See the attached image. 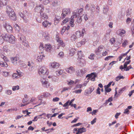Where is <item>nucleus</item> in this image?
<instances>
[{"label":"nucleus","mask_w":134,"mask_h":134,"mask_svg":"<svg viewBox=\"0 0 134 134\" xmlns=\"http://www.w3.org/2000/svg\"><path fill=\"white\" fill-rule=\"evenodd\" d=\"M38 73L41 76H43L45 74H48L47 69L44 66L40 67L38 69Z\"/></svg>","instance_id":"obj_1"},{"label":"nucleus","mask_w":134,"mask_h":134,"mask_svg":"<svg viewBox=\"0 0 134 134\" xmlns=\"http://www.w3.org/2000/svg\"><path fill=\"white\" fill-rule=\"evenodd\" d=\"M71 13V11L70 8H63L62 10V13L61 14L62 18H64L66 15L70 14Z\"/></svg>","instance_id":"obj_2"},{"label":"nucleus","mask_w":134,"mask_h":134,"mask_svg":"<svg viewBox=\"0 0 134 134\" xmlns=\"http://www.w3.org/2000/svg\"><path fill=\"white\" fill-rule=\"evenodd\" d=\"M3 27L9 33H11L13 32V28L11 26L9 25L6 21L3 22Z\"/></svg>","instance_id":"obj_3"},{"label":"nucleus","mask_w":134,"mask_h":134,"mask_svg":"<svg viewBox=\"0 0 134 134\" xmlns=\"http://www.w3.org/2000/svg\"><path fill=\"white\" fill-rule=\"evenodd\" d=\"M41 81L43 86L44 87L47 88L49 87V83L46 80L45 78L42 77L41 79Z\"/></svg>","instance_id":"obj_4"},{"label":"nucleus","mask_w":134,"mask_h":134,"mask_svg":"<svg viewBox=\"0 0 134 134\" xmlns=\"http://www.w3.org/2000/svg\"><path fill=\"white\" fill-rule=\"evenodd\" d=\"M56 38H57L56 39L58 43V44L57 49H59L60 46L64 47L65 46V44L63 42L62 39L57 37H56Z\"/></svg>","instance_id":"obj_5"},{"label":"nucleus","mask_w":134,"mask_h":134,"mask_svg":"<svg viewBox=\"0 0 134 134\" xmlns=\"http://www.w3.org/2000/svg\"><path fill=\"white\" fill-rule=\"evenodd\" d=\"M117 88L115 89V92L114 95V97H117L120 96L125 90V88L124 87L123 88L120 89L118 91V93L117 94V91L116 90Z\"/></svg>","instance_id":"obj_6"},{"label":"nucleus","mask_w":134,"mask_h":134,"mask_svg":"<svg viewBox=\"0 0 134 134\" xmlns=\"http://www.w3.org/2000/svg\"><path fill=\"white\" fill-rule=\"evenodd\" d=\"M49 66L51 68L57 69L60 66V65L59 63L54 62L51 63L49 64Z\"/></svg>","instance_id":"obj_7"},{"label":"nucleus","mask_w":134,"mask_h":134,"mask_svg":"<svg viewBox=\"0 0 134 134\" xmlns=\"http://www.w3.org/2000/svg\"><path fill=\"white\" fill-rule=\"evenodd\" d=\"M78 62L79 65L81 66H84L86 64V62L85 60L83 58H79L78 59Z\"/></svg>","instance_id":"obj_8"},{"label":"nucleus","mask_w":134,"mask_h":134,"mask_svg":"<svg viewBox=\"0 0 134 134\" xmlns=\"http://www.w3.org/2000/svg\"><path fill=\"white\" fill-rule=\"evenodd\" d=\"M97 76V74L95 72H93L90 74L87 75L86 77H89L91 78V81H94L95 80V79Z\"/></svg>","instance_id":"obj_9"},{"label":"nucleus","mask_w":134,"mask_h":134,"mask_svg":"<svg viewBox=\"0 0 134 134\" xmlns=\"http://www.w3.org/2000/svg\"><path fill=\"white\" fill-rule=\"evenodd\" d=\"M11 60L12 63L14 65H17L19 62V58L18 57H12L11 58Z\"/></svg>","instance_id":"obj_10"},{"label":"nucleus","mask_w":134,"mask_h":134,"mask_svg":"<svg viewBox=\"0 0 134 134\" xmlns=\"http://www.w3.org/2000/svg\"><path fill=\"white\" fill-rule=\"evenodd\" d=\"M35 9L36 11L37 12H39L40 13L42 12L44 10L43 7L42 5L36 6Z\"/></svg>","instance_id":"obj_11"},{"label":"nucleus","mask_w":134,"mask_h":134,"mask_svg":"<svg viewBox=\"0 0 134 134\" xmlns=\"http://www.w3.org/2000/svg\"><path fill=\"white\" fill-rule=\"evenodd\" d=\"M7 14L11 20L13 21H15L16 20V17L14 11L8 13Z\"/></svg>","instance_id":"obj_12"},{"label":"nucleus","mask_w":134,"mask_h":134,"mask_svg":"<svg viewBox=\"0 0 134 134\" xmlns=\"http://www.w3.org/2000/svg\"><path fill=\"white\" fill-rule=\"evenodd\" d=\"M126 32L125 30L122 29H120L117 31V33L121 36H124Z\"/></svg>","instance_id":"obj_13"},{"label":"nucleus","mask_w":134,"mask_h":134,"mask_svg":"<svg viewBox=\"0 0 134 134\" xmlns=\"http://www.w3.org/2000/svg\"><path fill=\"white\" fill-rule=\"evenodd\" d=\"M65 70L67 72L70 74L73 73L75 71L74 68L72 66L65 68Z\"/></svg>","instance_id":"obj_14"},{"label":"nucleus","mask_w":134,"mask_h":134,"mask_svg":"<svg viewBox=\"0 0 134 134\" xmlns=\"http://www.w3.org/2000/svg\"><path fill=\"white\" fill-rule=\"evenodd\" d=\"M45 49L47 52H50L52 50V46L49 44H46L44 46Z\"/></svg>","instance_id":"obj_15"},{"label":"nucleus","mask_w":134,"mask_h":134,"mask_svg":"<svg viewBox=\"0 0 134 134\" xmlns=\"http://www.w3.org/2000/svg\"><path fill=\"white\" fill-rule=\"evenodd\" d=\"M9 40L8 42L12 44L15 43L16 40L15 37L12 35H11Z\"/></svg>","instance_id":"obj_16"},{"label":"nucleus","mask_w":134,"mask_h":134,"mask_svg":"<svg viewBox=\"0 0 134 134\" xmlns=\"http://www.w3.org/2000/svg\"><path fill=\"white\" fill-rule=\"evenodd\" d=\"M103 48V46L102 45L99 46L97 50L95 51V53L96 55L101 56L100 55V52L102 51V50Z\"/></svg>","instance_id":"obj_17"},{"label":"nucleus","mask_w":134,"mask_h":134,"mask_svg":"<svg viewBox=\"0 0 134 134\" xmlns=\"http://www.w3.org/2000/svg\"><path fill=\"white\" fill-rule=\"evenodd\" d=\"M51 2V5L52 7H55L59 5V2L58 0H53Z\"/></svg>","instance_id":"obj_18"},{"label":"nucleus","mask_w":134,"mask_h":134,"mask_svg":"<svg viewBox=\"0 0 134 134\" xmlns=\"http://www.w3.org/2000/svg\"><path fill=\"white\" fill-rule=\"evenodd\" d=\"M3 37L4 40L8 42L10 37L11 35L9 34H4L3 35Z\"/></svg>","instance_id":"obj_19"},{"label":"nucleus","mask_w":134,"mask_h":134,"mask_svg":"<svg viewBox=\"0 0 134 134\" xmlns=\"http://www.w3.org/2000/svg\"><path fill=\"white\" fill-rule=\"evenodd\" d=\"M43 26L44 27H49L52 25L51 23H49L47 21H45L42 23Z\"/></svg>","instance_id":"obj_20"},{"label":"nucleus","mask_w":134,"mask_h":134,"mask_svg":"<svg viewBox=\"0 0 134 134\" xmlns=\"http://www.w3.org/2000/svg\"><path fill=\"white\" fill-rule=\"evenodd\" d=\"M78 129V132L76 133V134H81L83 132H85L86 131V129L84 127L80 128Z\"/></svg>","instance_id":"obj_21"},{"label":"nucleus","mask_w":134,"mask_h":134,"mask_svg":"<svg viewBox=\"0 0 134 134\" xmlns=\"http://www.w3.org/2000/svg\"><path fill=\"white\" fill-rule=\"evenodd\" d=\"M86 41V39H83L80 42L77 43V45L78 47H80L82 45L84 44Z\"/></svg>","instance_id":"obj_22"},{"label":"nucleus","mask_w":134,"mask_h":134,"mask_svg":"<svg viewBox=\"0 0 134 134\" xmlns=\"http://www.w3.org/2000/svg\"><path fill=\"white\" fill-rule=\"evenodd\" d=\"M7 2V0H0V9L4 5H6Z\"/></svg>","instance_id":"obj_23"},{"label":"nucleus","mask_w":134,"mask_h":134,"mask_svg":"<svg viewBox=\"0 0 134 134\" xmlns=\"http://www.w3.org/2000/svg\"><path fill=\"white\" fill-rule=\"evenodd\" d=\"M12 77L14 79H17L21 77V75L20 74H18L16 73H13L12 75Z\"/></svg>","instance_id":"obj_24"},{"label":"nucleus","mask_w":134,"mask_h":134,"mask_svg":"<svg viewBox=\"0 0 134 134\" xmlns=\"http://www.w3.org/2000/svg\"><path fill=\"white\" fill-rule=\"evenodd\" d=\"M40 15L41 18L44 19H47L48 18L47 15L45 13L43 12L40 13Z\"/></svg>","instance_id":"obj_25"},{"label":"nucleus","mask_w":134,"mask_h":134,"mask_svg":"<svg viewBox=\"0 0 134 134\" xmlns=\"http://www.w3.org/2000/svg\"><path fill=\"white\" fill-rule=\"evenodd\" d=\"M63 70L62 69L58 70L55 71V72L56 75L57 76H59L61 75L63 72Z\"/></svg>","instance_id":"obj_26"},{"label":"nucleus","mask_w":134,"mask_h":134,"mask_svg":"<svg viewBox=\"0 0 134 134\" xmlns=\"http://www.w3.org/2000/svg\"><path fill=\"white\" fill-rule=\"evenodd\" d=\"M6 8L7 9L6 12L7 14L14 11L9 6H7Z\"/></svg>","instance_id":"obj_27"},{"label":"nucleus","mask_w":134,"mask_h":134,"mask_svg":"<svg viewBox=\"0 0 134 134\" xmlns=\"http://www.w3.org/2000/svg\"><path fill=\"white\" fill-rule=\"evenodd\" d=\"M70 54L71 56H73L75 53V51L76 49L74 48H70L69 49Z\"/></svg>","instance_id":"obj_28"},{"label":"nucleus","mask_w":134,"mask_h":134,"mask_svg":"<svg viewBox=\"0 0 134 134\" xmlns=\"http://www.w3.org/2000/svg\"><path fill=\"white\" fill-rule=\"evenodd\" d=\"M20 41L23 43V44L24 45H25L24 44L25 41H26V39L25 37L23 36H22L21 37H20Z\"/></svg>","instance_id":"obj_29"},{"label":"nucleus","mask_w":134,"mask_h":134,"mask_svg":"<svg viewBox=\"0 0 134 134\" xmlns=\"http://www.w3.org/2000/svg\"><path fill=\"white\" fill-rule=\"evenodd\" d=\"M0 65L1 67H7L8 66V64L5 62H3L2 61L0 62Z\"/></svg>","instance_id":"obj_30"},{"label":"nucleus","mask_w":134,"mask_h":134,"mask_svg":"<svg viewBox=\"0 0 134 134\" xmlns=\"http://www.w3.org/2000/svg\"><path fill=\"white\" fill-rule=\"evenodd\" d=\"M109 10V7H104L103 8V13L104 14H107V13Z\"/></svg>","instance_id":"obj_31"},{"label":"nucleus","mask_w":134,"mask_h":134,"mask_svg":"<svg viewBox=\"0 0 134 134\" xmlns=\"http://www.w3.org/2000/svg\"><path fill=\"white\" fill-rule=\"evenodd\" d=\"M82 21L81 17H79L75 21V23L76 24H80L81 23Z\"/></svg>","instance_id":"obj_32"},{"label":"nucleus","mask_w":134,"mask_h":134,"mask_svg":"<svg viewBox=\"0 0 134 134\" xmlns=\"http://www.w3.org/2000/svg\"><path fill=\"white\" fill-rule=\"evenodd\" d=\"M75 36L77 38H79L81 37V32L80 31H77L75 33Z\"/></svg>","instance_id":"obj_33"},{"label":"nucleus","mask_w":134,"mask_h":134,"mask_svg":"<svg viewBox=\"0 0 134 134\" xmlns=\"http://www.w3.org/2000/svg\"><path fill=\"white\" fill-rule=\"evenodd\" d=\"M19 89L20 87L18 85L13 86L12 88V90L13 91L18 90Z\"/></svg>","instance_id":"obj_34"},{"label":"nucleus","mask_w":134,"mask_h":134,"mask_svg":"<svg viewBox=\"0 0 134 134\" xmlns=\"http://www.w3.org/2000/svg\"><path fill=\"white\" fill-rule=\"evenodd\" d=\"M45 57V56L43 54L40 55L37 57V59L38 61H41L43 59V58Z\"/></svg>","instance_id":"obj_35"},{"label":"nucleus","mask_w":134,"mask_h":134,"mask_svg":"<svg viewBox=\"0 0 134 134\" xmlns=\"http://www.w3.org/2000/svg\"><path fill=\"white\" fill-rule=\"evenodd\" d=\"M77 38L75 35L74 34L71 36L70 40L72 41H75Z\"/></svg>","instance_id":"obj_36"},{"label":"nucleus","mask_w":134,"mask_h":134,"mask_svg":"<svg viewBox=\"0 0 134 134\" xmlns=\"http://www.w3.org/2000/svg\"><path fill=\"white\" fill-rule=\"evenodd\" d=\"M124 78L125 77H124V76H118L115 78V80L116 81H118V80L121 79H124Z\"/></svg>","instance_id":"obj_37"},{"label":"nucleus","mask_w":134,"mask_h":134,"mask_svg":"<svg viewBox=\"0 0 134 134\" xmlns=\"http://www.w3.org/2000/svg\"><path fill=\"white\" fill-rule=\"evenodd\" d=\"M87 70V69L86 68H83L80 70L82 75L86 72Z\"/></svg>","instance_id":"obj_38"},{"label":"nucleus","mask_w":134,"mask_h":134,"mask_svg":"<svg viewBox=\"0 0 134 134\" xmlns=\"http://www.w3.org/2000/svg\"><path fill=\"white\" fill-rule=\"evenodd\" d=\"M9 72L6 71H2V75L3 76L5 77L8 76Z\"/></svg>","instance_id":"obj_39"},{"label":"nucleus","mask_w":134,"mask_h":134,"mask_svg":"<svg viewBox=\"0 0 134 134\" xmlns=\"http://www.w3.org/2000/svg\"><path fill=\"white\" fill-rule=\"evenodd\" d=\"M15 30L17 32H19L20 30V27L17 24H15L14 26Z\"/></svg>","instance_id":"obj_40"},{"label":"nucleus","mask_w":134,"mask_h":134,"mask_svg":"<svg viewBox=\"0 0 134 134\" xmlns=\"http://www.w3.org/2000/svg\"><path fill=\"white\" fill-rule=\"evenodd\" d=\"M5 93L7 95H10L12 94V92L11 90H8L5 91Z\"/></svg>","instance_id":"obj_41"},{"label":"nucleus","mask_w":134,"mask_h":134,"mask_svg":"<svg viewBox=\"0 0 134 134\" xmlns=\"http://www.w3.org/2000/svg\"><path fill=\"white\" fill-rule=\"evenodd\" d=\"M70 26L72 27H73L74 25V20L73 18H71V20L70 22Z\"/></svg>","instance_id":"obj_42"},{"label":"nucleus","mask_w":134,"mask_h":134,"mask_svg":"<svg viewBox=\"0 0 134 134\" xmlns=\"http://www.w3.org/2000/svg\"><path fill=\"white\" fill-rule=\"evenodd\" d=\"M28 64H27V65L29 66L30 67L31 66V68H29V70L30 71H31L32 70V68L33 67V66L31 65V63H30V61H28Z\"/></svg>","instance_id":"obj_43"},{"label":"nucleus","mask_w":134,"mask_h":134,"mask_svg":"<svg viewBox=\"0 0 134 134\" xmlns=\"http://www.w3.org/2000/svg\"><path fill=\"white\" fill-rule=\"evenodd\" d=\"M78 13H77L76 12H74L73 13V15L71 17V18L72 19V18H73V19L74 18H76L77 16Z\"/></svg>","instance_id":"obj_44"},{"label":"nucleus","mask_w":134,"mask_h":134,"mask_svg":"<svg viewBox=\"0 0 134 134\" xmlns=\"http://www.w3.org/2000/svg\"><path fill=\"white\" fill-rule=\"evenodd\" d=\"M82 90L81 89H78L75 90L73 92L77 94L80 93L82 92Z\"/></svg>","instance_id":"obj_45"},{"label":"nucleus","mask_w":134,"mask_h":134,"mask_svg":"<svg viewBox=\"0 0 134 134\" xmlns=\"http://www.w3.org/2000/svg\"><path fill=\"white\" fill-rule=\"evenodd\" d=\"M1 58H2L4 61L8 62L9 60L7 59V57L4 55L3 54H1Z\"/></svg>","instance_id":"obj_46"},{"label":"nucleus","mask_w":134,"mask_h":134,"mask_svg":"<svg viewBox=\"0 0 134 134\" xmlns=\"http://www.w3.org/2000/svg\"><path fill=\"white\" fill-rule=\"evenodd\" d=\"M77 54L79 57V58L80 57H83V54L81 51H78Z\"/></svg>","instance_id":"obj_47"},{"label":"nucleus","mask_w":134,"mask_h":134,"mask_svg":"<svg viewBox=\"0 0 134 134\" xmlns=\"http://www.w3.org/2000/svg\"><path fill=\"white\" fill-rule=\"evenodd\" d=\"M131 62V61L129 60L128 61L126 62L124 64V69L126 68L127 67V65L129 64Z\"/></svg>","instance_id":"obj_48"},{"label":"nucleus","mask_w":134,"mask_h":134,"mask_svg":"<svg viewBox=\"0 0 134 134\" xmlns=\"http://www.w3.org/2000/svg\"><path fill=\"white\" fill-rule=\"evenodd\" d=\"M81 17L82 18H83L85 21H86L88 19L87 15L86 14H83Z\"/></svg>","instance_id":"obj_49"},{"label":"nucleus","mask_w":134,"mask_h":134,"mask_svg":"<svg viewBox=\"0 0 134 134\" xmlns=\"http://www.w3.org/2000/svg\"><path fill=\"white\" fill-rule=\"evenodd\" d=\"M128 41L126 40L122 44V46L124 47H125V46L128 45Z\"/></svg>","instance_id":"obj_50"},{"label":"nucleus","mask_w":134,"mask_h":134,"mask_svg":"<svg viewBox=\"0 0 134 134\" xmlns=\"http://www.w3.org/2000/svg\"><path fill=\"white\" fill-rule=\"evenodd\" d=\"M94 57V54L92 53L88 57V58L91 60H93Z\"/></svg>","instance_id":"obj_51"},{"label":"nucleus","mask_w":134,"mask_h":134,"mask_svg":"<svg viewBox=\"0 0 134 134\" xmlns=\"http://www.w3.org/2000/svg\"><path fill=\"white\" fill-rule=\"evenodd\" d=\"M82 87V84H77L75 88V89H77L79 88H81Z\"/></svg>","instance_id":"obj_52"},{"label":"nucleus","mask_w":134,"mask_h":134,"mask_svg":"<svg viewBox=\"0 0 134 134\" xmlns=\"http://www.w3.org/2000/svg\"><path fill=\"white\" fill-rule=\"evenodd\" d=\"M76 75L78 76L81 77L82 75L80 72V71L78 70L76 72Z\"/></svg>","instance_id":"obj_53"},{"label":"nucleus","mask_w":134,"mask_h":134,"mask_svg":"<svg viewBox=\"0 0 134 134\" xmlns=\"http://www.w3.org/2000/svg\"><path fill=\"white\" fill-rule=\"evenodd\" d=\"M64 53L62 52H61L59 53L58 54V57L60 58H62L64 56Z\"/></svg>","instance_id":"obj_54"},{"label":"nucleus","mask_w":134,"mask_h":134,"mask_svg":"<svg viewBox=\"0 0 134 134\" xmlns=\"http://www.w3.org/2000/svg\"><path fill=\"white\" fill-rule=\"evenodd\" d=\"M105 88V91H106L107 92H110L111 90V89L110 88H109V87H104Z\"/></svg>","instance_id":"obj_55"},{"label":"nucleus","mask_w":134,"mask_h":134,"mask_svg":"<svg viewBox=\"0 0 134 134\" xmlns=\"http://www.w3.org/2000/svg\"><path fill=\"white\" fill-rule=\"evenodd\" d=\"M86 32L85 29L84 28L82 29V31L81 32V36H83L84 35V34Z\"/></svg>","instance_id":"obj_56"},{"label":"nucleus","mask_w":134,"mask_h":134,"mask_svg":"<svg viewBox=\"0 0 134 134\" xmlns=\"http://www.w3.org/2000/svg\"><path fill=\"white\" fill-rule=\"evenodd\" d=\"M51 2L49 1V0H44L43 3L44 5H47L50 2Z\"/></svg>","instance_id":"obj_57"},{"label":"nucleus","mask_w":134,"mask_h":134,"mask_svg":"<svg viewBox=\"0 0 134 134\" xmlns=\"http://www.w3.org/2000/svg\"><path fill=\"white\" fill-rule=\"evenodd\" d=\"M98 111L97 110H93L92 112L90 113V114H91L92 115H96V113Z\"/></svg>","instance_id":"obj_58"},{"label":"nucleus","mask_w":134,"mask_h":134,"mask_svg":"<svg viewBox=\"0 0 134 134\" xmlns=\"http://www.w3.org/2000/svg\"><path fill=\"white\" fill-rule=\"evenodd\" d=\"M131 9H128L126 11V15L127 16L130 15L131 14Z\"/></svg>","instance_id":"obj_59"},{"label":"nucleus","mask_w":134,"mask_h":134,"mask_svg":"<svg viewBox=\"0 0 134 134\" xmlns=\"http://www.w3.org/2000/svg\"><path fill=\"white\" fill-rule=\"evenodd\" d=\"M39 49L41 50L45 49L44 47L43 44L42 43L40 44L39 46Z\"/></svg>","instance_id":"obj_60"},{"label":"nucleus","mask_w":134,"mask_h":134,"mask_svg":"<svg viewBox=\"0 0 134 134\" xmlns=\"http://www.w3.org/2000/svg\"><path fill=\"white\" fill-rule=\"evenodd\" d=\"M83 10V9L82 8H81L80 9H77V12L78 14L80 15V14L82 12Z\"/></svg>","instance_id":"obj_61"},{"label":"nucleus","mask_w":134,"mask_h":134,"mask_svg":"<svg viewBox=\"0 0 134 134\" xmlns=\"http://www.w3.org/2000/svg\"><path fill=\"white\" fill-rule=\"evenodd\" d=\"M4 40L3 37H0V44H2L3 43Z\"/></svg>","instance_id":"obj_62"},{"label":"nucleus","mask_w":134,"mask_h":134,"mask_svg":"<svg viewBox=\"0 0 134 134\" xmlns=\"http://www.w3.org/2000/svg\"><path fill=\"white\" fill-rule=\"evenodd\" d=\"M124 113L125 114H128L129 113V111L128 109H125Z\"/></svg>","instance_id":"obj_63"},{"label":"nucleus","mask_w":134,"mask_h":134,"mask_svg":"<svg viewBox=\"0 0 134 134\" xmlns=\"http://www.w3.org/2000/svg\"><path fill=\"white\" fill-rule=\"evenodd\" d=\"M110 41L111 44H113L115 41V38H111L110 39Z\"/></svg>","instance_id":"obj_64"}]
</instances>
